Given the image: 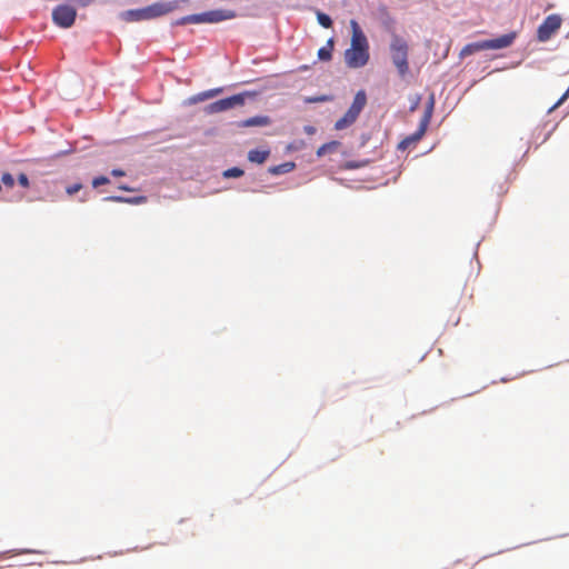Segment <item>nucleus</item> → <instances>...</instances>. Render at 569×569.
<instances>
[{
    "mask_svg": "<svg viewBox=\"0 0 569 569\" xmlns=\"http://www.w3.org/2000/svg\"><path fill=\"white\" fill-rule=\"evenodd\" d=\"M77 17V10L68 4H59L52 11L53 22L61 28H70Z\"/></svg>",
    "mask_w": 569,
    "mask_h": 569,
    "instance_id": "8",
    "label": "nucleus"
},
{
    "mask_svg": "<svg viewBox=\"0 0 569 569\" xmlns=\"http://www.w3.org/2000/svg\"><path fill=\"white\" fill-rule=\"evenodd\" d=\"M109 182L110 180L106 176H99L92 180V187L98 188L99 186L107 184Z\"/></svg>",
    "mask_w": 569,
    "mask_h": 569,
    "instance_id": "21",
    "label": "nucleus"
},
{
    "mask_svg": "<svg viewBox=\"0 0 569 569\" xmlns=\"http://www.w3.org/2000/svg\"><path fill=\"white\" fill-rule=\"evenodd\" d=\"M351 46L345 52V61L349 68H361L369 61V43L356 20L350 21Z\"/></svg>",
    "mask_w": 569,
    "mask_h": 569,
    "instance_id": "1",
    "label": "nucleus"
},
{
    "mask_svg": "<svg viewBox=\"0 0 569 569\" xmlns=\"http://www.w3.org/2000/svg\"><path fill=\"white\" fill-rule=\"evenodd\" d=\"M305 132L308 133V134H313L316 132V128L312 127V126H306L305 127Z\"/></svg>",
    "mask_w": 569,
    "mask_h": 569,
    "instance_id": "26",
    "label": "nucleus"
},
{
    "mask_svg": "<svg viewBox=\"0 0 569 569\" xmlns=\"http://www.w3.org/2000/svg\"><path fill=\"white\" fill-rule=\"evenodd\" d=\"M82 189V184L77 182V183H73V184H70L66 188V192L69 194V196H73L74 193L79 192L80 190Z\"/></svg>",
    "mask_w": 569,
    "mask_h": 569,
    "instance_id": "22",
    "label": "nucleus"
},
{
    "mask_svg": "<svg viewBox=\"0 0 569 569\" xmlns=\"http://www.w3.org/2000/svg\"><path fill=\"white\" fill-rule=\"evenodd\" d=\"M244 103L243 94H234L224 99H220L214 101L206 107L207 113H218L229 109H232L237 106H242Z\"/></svg>",
    "mask_w": 569,
    "mask_h": 569,
    "instance_id": "9",
    "label": "nucleus"
},
{
    "mask_svg": "<svg viewBox=\"0 0 569 569\" xmlns=\"http://www.w3.org/2000/svg\"><path fill=\"white\" fill-rule=\"evenodd\" d=\"M332 47H333L332 40H329L327 47H322L319 49V51H318L319 59L325 60V61L330 60Z\"/></svg>",
    "mask_w": 569,
    "mask_h": 569,
    "instance_id": "16",
    "label": "nucleus"
},
{
    "mask_svg": "<svg viewBox=\"0 0 569 569\" xmlns=\"http://www.w3.org/2000/svg\"><path fill=\"white\" fill-rule=\"evenodd\" d=\"M1 181L3 182V184L6 187H9V188H12L14 184V179H13L12 174H10L8 172L2 174Z\"/></svg>",
    "mask_w": 569,
    "mask_h": 569,
    "instance_id": "20",
    "label": "nucleus"
},
{
    "mask_svg": "<svg viewBox=\"0 0 569 569\" xmlns=\"http://www.w3.org/2000/svg\"><path fill=\"white\" fill-rule=\"evenodd\" d=\"M270 123V119L266 116H256L246 120H242L237 123L239 128H247V127H263L268 126Z\"/></svg>",
    "mask_w": 569,
    "mask_h": 569,
    "instance_id": "10",
    "label": "nucleus"
},
{
    "mask_svg": "<svg viewBox=\"0 0 569 569\" xmlns=\"http://www.w3.org/2000/svg\"><path fill=\"white\" fill-rule=\"evenodd\" d=\"M111 174H112L113 177H123V176L126 174V172H124L123 170H121V169H113V170L111 171Z\"/></svg>",
    "mask_w": 569,
    "mask_h": 569,
    "instance_id": "25",
    "label": "nucleus"
},
{
    "mask_svg": "<svg viewBox=\"0 0 569 569\" xmlns=\"http://www.w3.org/2000/svg\"><path fill=\"white\" fill-rule=\"evenodd\" d=\"M242 174H243V170L240 168H237V167L230 168L223 172V176L226 178H238V177H241Z\"/></svg>",
    "mask_w": 569,
    "mask_h": 569,
    "instance_id": "19",
    "label": "nucleus"
},
{
    "mask_svg": "<svg viewBox=\"0 0 569 569\" xmlns=\"http://www.w3.org/2000/svg\"><path fill=\"white\" fill-rule=\"evenodd\" d=\"M269 153H270L269 150L253 149V150L249 151L248 159L251 162L260 164V163H263L268 159Z\"/></svg>",
    "mask_w": 569,
    "mask_h": 569,
    "instance_id": "14",
    "label": "nucleus"
},
{
    "mask_svg": "<svg viewBox=\"0 0 569 569\" xmlns=\"http://www.w3.org/2000/svg\"><path fill=\"white\" fill-rule=\"evenodd\" d=\"M340 146L339 141H330L320 146L317 150V157L321 158L327 153L335 152Z\"/></svg>",
    "mask_w": 569,
    "mask_h": 569,
    "instance_id": "15",
    "label": "nucleus"
},
{
    "mask_svg": "<svg viewBox=\"0 0 569 569\" xmlns=\"http://www.w3.org/2000/svg\"><path fill=\"white\" fill-rule=\"evenodd\" d=\"M119 189L123 190V191H132L131 188H129L128 186H124V184L119 186Z\"/></svg>",
    "mask_w": 569,
    "mask_h": 569,
    "instance_id": "27",
    "label": "nucleus"
},
{
    "mask_svg": "<svg viewBox=\"0 0 569 569\" xmlns=\"http://www.w3.org/2000/svg\"><path fill=\"white\" fill-rule=\"evenodd\" d=\"M562 19L559 14H549L537 29L539 42H547L561 28Z\"/></svg>",
    "mask_w": 569,
    "mask_h": 569,
    "instance_id": "7",
    "label": "nucleus"
},
{
    "mask_svg": "<svg viewBox=\"0 0 569 569\" xmlns=\"http://www.w3.org/2000/svg\"><path fill=\"white\" fill-rule=\"evenodd\" d=\"M391 59L401 77L406 76L409 71L408 63V43L406 40L398 36H393L391 44Z\"/></svg>",
    "mask_w": 569,
    "mask_h": 569,
    "instance_id": "4",
    "label": "nucleus"
},
{
    "mask_svg": "<svg viewBox=\"0 0 569 569\" xmlns=\"http://www.w3.org/2000/svg\"><path fill=\"white\" fill-rule=\"evenodd\" d=\"M236 18V12L232 10H210L207 12H202L199 14H191L183 17L179 23H217L220 21L229 20Z\"/></svg>",
    "mask_w": 569,
    "mask_h": 569,
    "instance_id": "5",
    "label": "nucleus"
},
{
    "mask_svg": "<svg viewBox=\"0 0 569 569\" xmlns=\"http://www.w3.org/2000/svg\"><path fill=\"white\" fill-rule=\"evenodd\" d=\"M222 91L221 88H217V89H210L208 91H203L201 93H199L197 97H194L192 100L193 101H203V100H207V99H210L217 94H219L220 92Z\"/></svg>",
    "mask_w": 569,
    "mask_h": 569,
    "instance_id": "17",
    "label": "nucleus"
},
{
    "mask_svg": "<svg viewBox=\"0 0 569 569\" xmlns=\"http://www.w3.org/2000/svg\"><path fill=\"white\" fill-rule=\"evenodd\" d=\"M329 98L327 96H321V97H315V98H309L307 99V102H322V101H327Z\"/></svg>",
    "mask_w": 569,
    "mask_h": 569,
    "instance_id": "24",
    "label": "nucleus"
},
{
    "mask_svg": "<svg viewBox=\"0 0 569 569\" xmlns=\"http://www.w3.org/2000/svg\"><path fill=\"white\" fill-rule=\"evenodd\" d=\"M317 19L319 24L322 26L323 28H330L332 26L331 18L323 12H318Z\"/></svg>",
    "mask_w": 569,
    "mask_h": 569,
    "instance_id": "18",
    "label": "nucleus"
},
{
    "mask_svg": "<svg viewBox=\"0 0 569 569\" xmlns=\"http://www.w3.org/2000/svg\"><path fill=\"white\" fill-rule=\"evenodd\" d=\"M358 116L353 113L352 111L348 110L342 118L336 121L335 129L336 130H343L351 126L356 120Z\"/></svg>",
    "mask_w": 569,
    "mask_h": 569,
    "instance_id": "12",
    "label": "nucleus"
},
{
    "mask_svg": "<svg viewBox=\"0 0 569 569\" xmlns=\"http://www.w3.org/2000/svg\"><path fill=\"white\" fill-rule=\"evenodd\" d=\"M106 201L120 202V203H131L139 204L146 202L147 198L143 196L134 197V198H126L121 196H110L104 199Z\"/></svg>",
    "mask_w": 569,
    "mask_h": 569,
    "instance_id": "13",
    "label": "nucleus"
},
{
    "mask_svg": "<svg viewBox=\"0 0 569 569\" xmlns=\"http://www.w3.org/2000/svg\"><path fill=\"white\" fill-rule=\"evenodd\" d=\"M366 103H367L366 92L363 90H360L356 93L352 104L350 106V108L348 110L352 111L353 113H356L359 117V114L362 111V109L365 108Z\"/></svg>",
    "mask_w": 569,
    "mask_h": 569,
    "instance_id": "11",
    "label": "nucleus"
},
{
    "mask_svg": "<svg viewBox=\"0 0 569 569\" xmlns=\"http://www.w3.org/2000/svg\"><path fill=\"white\" fill-rule=\"evenodd\" d=\"M516 38H517V32L511 31V32L502 34L496 39L468 43L461 49L459 56H460V58H466L468 56H471V54L482 51V50H497V49L508 48L513 43Z\"/></svg>",
    "mask_w": 569,
    "mask_h": 569,
    "instance_id": "2",
    "label": "nucleus"
},
{
    "mask_svg": "<svg viewBox=\"0 0 569 569\" xmlns=\"http://www.w3.org/2000/svg\"><path fill=\"white\" fill-rule=\"evenodd\" d=\"M18 182L20 186H22L23 188H28L29 187V179L27 177L26 173H20L18 176Z\"/></svg>",
    "mask_w": 569,
    "mask_h": 569,
    "instance_id": "23",
    "label": "nucleus"
},
{
    "mask_svg": "<svg viewBox=\"0 0 569 569\" xmlns=\"http://www.w3.org/2000/svg\"><path fill=\"white\" fill-rule=\"evenodd\" d=\"M433 104H435V99H433V96H431L429 99L428 106L426 108L425 114L420 120L418 130L413 134L403 139L399 143V149L405 150L409 144L419 141L425 136L427 128L429 126L431 116H432Z\"/></svg>",
    "mask_w": 569,
    "mask_h": 569,
    "instance_id": "6",
    "label": "nucleus"
},
{
    "mask_svg": "<svg viewBox=\"0 0 569 569\" xmlns=\"http://www.w3.org/2000/svg\"><path fill=\"white\" fill-rule=\"evenodd\" d=\"M178 7V1L173 2H157L146 8L138 10H130L127 12L129 20L140 21L153 19L173 11Z\"/></svg>",
    "mask_w": 569,
    "mask_h": 569,
    "instance_id": "3",
    "label": "nucleus"
}]
</instances>
